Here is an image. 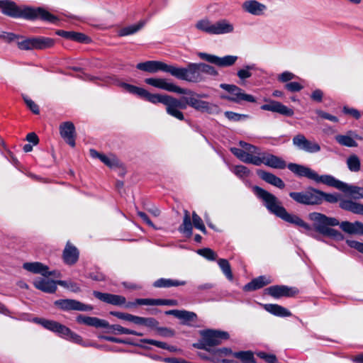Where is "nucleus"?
<instances>
[{"instance_id":"69168bd1","label":"nucleus","mask_w":363,"mask_h":363,"mask_svg":"<svg viewBox=\"0 0 363 363\" xmlns=\"http://www.w3.org/2000/svg\"><path fill=\"white\" fill-rule=\"evenodd\" d=\"M89 38L84 34L82 33L74 32L73 35L72 40L79 42V43H86L88 42Z\"/></svg>"},{"instance_id":"37998d69","label":"nucleus","mask_w":363,"mask_h":363,"mask_svg":"<svg viewBox=\"0 0 363 363\" xmlns=\"http://www.w3.org/2000/svg\"><path fill=\"white\" fill-rule=\"evenodd\" d=\"M230 171L234 173L240 179H245L250 174V169L243 165H236L230 167Z\"/></svg>"},{"instance_id":"338daca9","label":"nucleus","mask_w":363,"mask_h":363,"mask_svg":"<svg viewBox=\"0 0 363 363\" xmlns=\"http://www.w3.org/2000/svg\"><path fill=\"white\" fill-rule=\"evenodd\" d=\"M155 306H176L177 301L174 299H155Z\"/></svg>"},{"instance_id":"49530a36","label":"nucleus","mask_w":363,"mask_h":363,"mask_svg":"<svg viewBox=\"0 0 363 363\" xmlns=\"http://www.w3.org/2000/svg\"><path fill=\"white\" fill-rule=\"evenodd\" d=\"M289 196L296 202L306 205V191L300 192H290Z\"/></svg>"},{"instance_id":"680f3d73","label":"nucleus","mask_w":363,"mask_h":363,"mask_svg":"<svg viewBox=\"0 0 363 363\" xmlns=\"http://www.w3.org/2000/svg\"><path fill=\"white\" fill-rule=\"evenodd\" d=\"M296 78V75L292 72L286 71L278 76V80L281 82H288Z\"/></svg>"},{"instance_id":"6ab92c4d","label":"nucleus","mask_w":363,"mask_h":363,"mask_svg":"<svg viewBox=\"0 0 363 363\" xmlns=\"http://www.w3.org/2000/svg\"><path fill=\"white\" fill-rule=\"evenodd\" d=\"M62 138L71 147L75 146V128L72 122H65L60 127Z\"/></svg>"},{"instance_id":"de8ad7c7","label":"nucleus","mask_w":363,"mask_h":363,"mask_svg":"<svg viewBox=\"0 0 363 363\" xmlns=\"http://www.w3.org/2000/svg\"><path fill=\"white\" fill-rule=\"evenodd\" d=\"M192 223L196 228L201 230L204 234L206 233V229L205 228L202 219L195 212H193L192 213Z\"/></svg>"},{"instance_id":"603ef678","label":"nucleus","mask_w":363,"mask_h":363,"mask_svg":"<svg viewBox=\"0 0 363 363\" xmlns=\"http://www.w3.org/2000/svg\"><path fill=\"white\" fill-rule=\"evenodd\" d=\"M4 41L7 43L16 42L22 38L21 35H16L13 33H4L0 35Z\"/></svg>"},{"instance_id":"8fccbe9b","label":"nucleus","mask_w":363,"mask_h":363,"mask_svg":"<svg viewBox=\"0 0 363 363\" xmlns=\"http://www.w3.org/2000/svg\"><path fill=\"white\" fill-rule=\"evenodd\" d=\"M197 253L211 261L215 260L217 257L216 253L210 248L199 249Z\"/></svg>"},{"instance_id":"5701e85b","label":"nucleus","mask_w":363,"mask_h":363,"mask_svg":"<svg viewBox=\"0 0 363 363\" xmlns=\"http://www.w3.org/2000/svg\"><path fill=\"white\" fill-rule=\"evenodd\" d=\"M77 321L79 323L84 324L89 326H93L96 328H105L108 327V323L102 319L96 317H89L84 315H79L77 317Z\"/></svg>"},{"instance_id":"864d4df0","label":"nucleus","mask_w":363,"mask_h":363,"mask_svg":"<svg viewBox=\"0 0 363 363\" xmlns=\"http://www.w3.org/2000/svg\"><path fill=\"white\" fill-rule=\"evenodd\" d=\"M257 355L267 363H277V357L274 354H267L264 352H259L257 353Z\"/></svg>"},{"instance_id":"dca6fc26","label":"nucleus","mask_w":363,"mask_h":363,"mask_svg":"<svg viewBox=\"0 0 363 363\" xmlns=\"http://www.w3.org/2000/svg\"><path fill=\"white\" fill-rule=\"evenodd\" d=\"M265 294L275 298H279L283 296L291 297L296 294L298 291L295 287H289L284 285H274L264 289Z\"/></svg>"},{"instance_id":"412c9836","label":"nucleus","mask_w":363,"mask_h":363,"mask_svg":"<svg viewBox=\"0 0 363 363\" xmlns=\"http://www.w3.org/2000/svg\"><path fill=\"white\" fill-rule=\"evenodd\" d=\"M35 287L45 293L52 294L57 290V282L46 278H38L33 281Z\"/></svg>"},{"instance_id":"c756f323","label":"nucleus","mask_w":363,"mask_h":363,"mask_svg":"<svg viewBox=\"0 0 363 363\" xmlns=\"http://www.w3.org/2000/svg\"><path fill=\"white\" fill-rule=\"evenodd\" d=\"M340 207L354 214L363 215V204L352 200H342L339 203Z\"/></svg>"},{"instance_id":"f3484780","label":"nucleus","mask_w":363,"mask_h":363,"mask_svg":"<svg viewBox=\"0 0 363 363\" xmlns=\"http://www.w3.org/2000/svg\"><path fill=\"white\" fill-rule=\"evenodd\" d=\"M261 109L279 113L284 116H292L294 111L292 108L284 105L279 101L271 100L268 104L261 106Z\"/></svg>"},{"instance_id":"13d9d810","label":"nucleus","mask_w":363,"mask_h":363,"mask_svg":"<svg viewBox=\"0 0 363 363\" xmlns=\"http://www.w3.org/2000/svg\"><path fill=\"white\" fill-rule=\"evenodd\" d=\"M315 113L316 114L320 116V118H324V119H326V120H329L332 122H334V123H337L338 122V118L337 117L335 116H333L328 113H326L322 110H320V109H317L315 111Z\"/></svg>"},{"instance_id":"0eeeda50","label":"nucleus","mask_w":363,"mask_h":363,"mask_svg":"<svg viewBox=\"0 0 363 363\" xmlns=\"http://www.w3.org/2000/svg\"><path fill=\"white\" fill-rule=\"evenodd\" d=\"M202 62L189 63L186 67L173 66L172 76L182 80L197 83L203 80L202 75Z\"/></svg>"},{"instance_id":"e433bc0d","label":"nucleus","mask_w":363,"mask_h":363,"mask_svg":"<svg viewBox=\"0 0 363 363\" xmlns=\"http://www.w3.org/2000/svg\"><path fill=\"white\" fill-rule=\"evenodd\" d=\"M179 230L186 234L188 237H190L192 234V223L189 213L187 211L184 212L183 223L179 227Z\"/></svg>"},{"instance_id":"b1692460","label":"nucleus","mask_w":363,"mask_h":363,"mask_svg":"<svg viewBox=\"0 0 363 363\" xmlns=\"http://www.w3.org/2000/svg\"><path fill=\"white\" fill-rule=\"evenodd\" d=\"M234 30V26L226 19H221L213 23L212 35H223L231 33Z\"/></svg>"},{"instance_id":"9b49d317","label":"nucleus","mask_w":363,"mask_h":363,"mask_svg":"<svg viewBox=\"0 0 363 363\" xmlns=\"http://www.w3.org/2000/svg\"><path fill=\"white\" fill-rule=\"evenodd\" d=\"M292 143L298 150L308 153H316L320 151V146L318 143L308 140L304 135L301 133L293 138Z\"/></svg>"},{"instance_id":"4be33fe9","label":"nucleus","mask_w":363,"mask_h":363,"mask_svg":"<svg viewBox=\"0 0 363 363\" xmlns=\"http://www.w3.org/2000/svg\"><path fill=\"white\" fill-rule=\"evenodd\" d=\"M90 156L93 158L99 159L104 164L110 168H114L119 166L120 162L118 158L113 155H106L99 153L96 150L91 149L89 150Z\"/></svg>"},{"instance_id":"c9c22d12","label":"nucleus","mask_w":363,"mask_h":363,"mask_svg":"<svg viewBox=\"0 0 363 363\" xmlns=\"http://www.w3.org/2000/svg\"><path fill=\"white\" fill-rule=\"evenodd\" d=\"M133 323L150 328H157L159 325V322L154 318H144L136 315H135Z\"/></svg>"},{"instance_id":"f704fd0d","label":"nucleus","mask_w":363,"mask_h":363,"mask_svg":"<svg viewBox=\"0 0 363 363\" xmlns=\"http://www.w3.org/2000/svg\"><path fill=\"white\" fill-rule=\"evenodd\" d=\"M145 24V21H141L138 22L137 24L130 25L126 27H124L119 30L118 35L119 36H126L129 35H133L140 30Z\"/></svg>"},{"instance_id":"a19ab883","label":"nucleus","mask_w":363,"mask_h":363,"mask_svg":"<svg viewBox=\"0 0 363 363\" xmlns=\"http://www.w3.org/2000/svg\"><path fill=\"white\" fill-rule=\"evenodd\" d=\"M233 357L240 359L243 363H257L254 357V354L251 351L234 352Z\"/></svg>"},{"instance_id":"4c0bfd02","label":"nucleus","mask_w":363,"mask_h":363,"mask_svg":"<svg viewBox=\"0 0 363 363\" xmlns=\"http://www.w3.org/2000/svg\"><path fill=\"white\" fill-rule=\"evenodd\" d=\"M199 30L212 35L213 23L208 18L201 19L195 25Z\"/></svg>"},{"instance_id":"ea45409f","label":"nucleus","mask_w":363,"mask_h":363,"mask_svg":"<svg viewBox=\"0 0 363 363\" xmlns=\"http://www.w3.org/2000/svg\"><path fill=\"white\" fill-rule=\"evenodd\" d=\"M109 330H113V332L116 334H126V335H133L137 336H143V334L141 333H138L135 330H132L125 328L122 327L120 325H109L107 328Z\"/></svg>"},{"instance_id":"c03bdc74","label":"nucleus","mask_w":363,"mask_h":363,"mask_svg":"<svg viewBox=\"0 0 363 363\" xmlns=\"http://www.w3.org/2000/svg\"><path fill=\"white\" fill-rule=\"evenodd\" d=\"M347 164L351 172H357L360 169V160L356 155H352L347 158Z\"/></svg>"},{"instance_id":"5fc2aeb1","label":"nucleus","mask_w":363,"mask_h":363,"mask_svg":"<svg viewBox=\"0 0 363 363\" xmlns=\"http://www.w3.org/2000/svg\"><path fill=\"white\" fill-rule=\"evenodd\" d=\"M111 314L113 315V316L117 317L119 319L127 320L132 323H133L135 318L134 315L126 313L113 311L111 312Z\"/></svg>"},{"instance_id":"ddd939ff","label":"nucleus","mask_w":363,"mask_h":363,"mask_svg":"<svg viewBox=\"0 0 363 363\" xmlns=\"http://www.w3.org/2000/svg\"><path fill=\"white\" fill-rule=\"evenodd\" d=\"M197 55L201 59L221 67H230L233 65L238 60V57L235 55H226L220 57L201 52H198Z\"/></svg>"},{"instance_id":"4468645a","label":"nucleus","mask_w":363,"mask_h":363,"mask_svg":"<svg viewBox=\"0 0 363 363\" xmlns=\"http://www.w3.org/2000/svg\"><path fill=\"white\" fill-rule=\"evenodd\" d=\"M201 337L205 339L209 348L218 345L224 340L229 338V334L225 331L217 330H205L201 332Z\"/></svg>"},{"instance_id":"bf43d9fd","label":"nucleus","mask_w":363,"mask_h":363,"mask_svg":"<svg viewBox=\"0 0 363 363\" xmlns=\"http://www.w3.org/2000/svg\"><path fill=\"white\" fill-rule=\"evenodd\" d=\"M239 145L243 150H245L247 152L254 153L255 155H257L258 151L259 150V149L257 147L247 143L244 141H240Z\"/></svg>"},{"instance_id":"c85d7f7f","label":"nucleus","mask_w":363,"mask_h":363,"mask_svg":"<svg viewBox=\"0 0 363 363\" xmlns=\"http://www.w3.org/2000/svg\"><path fill=\"white\" fill-rule=\"evenodd\" d=\"M272 281L270 277L259 276L255 279H253L250 282L245 285L243 289L246 291H255L270 284Z\"/></svg>"},{"instance_id":"cd10ccee","label":"nucleus","mask_w":363,"mask_h":363,"mask_svg":"<svg viewBox=\"0 0 363 363\" xmlns=\"http://www.w3.org/2000/svg\"><path fill=\"white\" fill-rule=\"evenodd\" d=\"M257 174L262 180L267 182L268 184H270L271 185H273L281 189L285 187V184L282 179L274 174L264 170H258Z\"/></svg>"},{"instance_id":"a211bd4d","label":"nucleus","mask_w":363,"mask_h":363,"mask_svg":"<svg viewBox=\"0 0 363 363\" xmlns=\"http://www.w3.org/2000/svg\"><path fill=\"white\" fill-rule=\"evenodd\" d=\"M94 296L100 301L114 306H121L125 303L126 299L124 296L108 293H102L94 291Z\"/></svg>"},{"instance_id":"423d86ee","label":"nucleus","mask_w":363,"mask_h":363,"mask_svg":"<svg viewBox=\"0 0 363 363\" xmlns=\"http://www.w3.org/2000/svg\"><path fill=\"white\" fill-rule=\"evenodd\" d=\"M33 322L42 325L45 329L57 333L60 337L72 341L73 342L84 345L81 336L72 332L67 326L55 320L45 318H34Z\"/></svg>"},{"instance_id":"1a4fd4ad","label":"nucleus","mask_w":363,"mask_h":363,"mask_svg":"<svg viewBox=\"0 0 363 363\" xmlns=\"http://www.w3.org/2000/svg\"><path fill=\"white\" fill-rule=\"evenodd\" d=\"M220 87L230 94V96H222V99H227L230 101L238 104H240L243 101L250 103L256 102V99L255 96L245 94L242 89L236 85L220 84Z\"/></svg>"},{"instance_id":"7c9ffc66","label":"nucleus","mask_w":363,"mask_h":363,"mask_svg":"<svg viewBox=\"0 0 363 363\" xmlns=\"http://www.w3.org/2000/svg\"><path fill=\"white\" fill-rule=\"evenodd\" d=\"M167 315H172L175 318L182 320L185 322L193 321L196 319L197 315L195 313L185 310H170L165 312Z\"/></svg>"},{"instance_id":"2f4dec72","label":"nucleus","mask_w":363,"mask_h":363,"mask_svg":"<svg viewBox=\"0 0 363 363\" xmlns=\"http://www.w3.org/2000/svg\"><path fill=\"white\" fill-rule=\"evenodd\" d=\"M264 308L267 311L277 316L289 317L291 315V313L288 309L278 304H265Z\"/></svg>"},{"instance_id":"6e6d98bb","label":"nucleus","mask_w":363,"mask_h":363,"mask_svg":"<svg viewBox=\"0 0 363 363\" xmlns=\"http://www.w3.org/2000/svg\"><path fill=\"white\" fill-rule=\"evenodd\" d=\"M202 75L208 74L211 76H217L218 74V71L213 67L209 65L202 63Z\"/></svg>"},{"instance_id":"79ce46f5","label":"nucleus","mask_w":363,"mask_h":363,"mask_svg":"<svg viewBox=\"0 0 363 363\" xmlns=\"http://www.w3.org/2000/svg\"><path fill=\"white\" fill-rule=\"evenodd\" d=\"M218 264L226 278L228 280L232 281L233 279V275L229 262L225 259H219L218 260Z\"/></svg>"},{"instance_id":"20e7f679","label":"nucleus","mask_w":363,"mask_h":363,"mask_svg":"<svg viewBox=\"0 0 363 363\" xmlns=\"http://www.w3.org/2000/svg\"><path fill=\"white\" fill-rule=\"evenodd\" d=\"M288 169L298 177H306L316 183H322L335 187L354 199L363 198V187L361 188L357 186L347 184L335 179L331 175H319L312 169L296 163H289Z\"/></svg>"},{"instance_id":"72a5a7b5","label":"nucleus","mask_w":363,"mask_h":363,"mask_svg":"<svg viewBox=\"0 0 363 363\" xmlns=\"http://www.w3.org/2000/svg\"><path fill=\"white\" fill-rule=\"evenodd\" d=\"M321 191L308 188L306 190V205H318L321 203Z\"/></svg>"},{"instance_id":"58836bf2","label":"nucleus","mask_w":363,"mask_h":363,"mask_svg":"<svg viewBox=\"0 0 363 363\" xmlns=\"http://www.w3.org/2000/svg\"><path fill=\"white\" fill-rule=\"evenodd\" d=\"M337 143L340 145L348 147H357V143L350 136L345 135H337L335 137Z\"/></svg>"},{"instance_id":"774afa93","label":"nucleus","mask_w":363,"mask_h":363,"mask_svg":"<svg viewBox=\"0 0 363 363\" xmlns=\"http://www.w3.org/2000/svg\"><path fill=\"white\" fill-rule=\"evenodd\" d=\"M347 244L357 251L363 254V242H359L355 240H347Z\"/></svg>"},{"instance_id":"6e6552de","label":"nucleus","mask_w":363,"mask_h":363,"mask_svg":"<svg viewBox=\"0 0 363 363\" xmlns=\"http://www.w3.org/2000/svg\"><path fill=\"white\" fill-rule=\"evenodd\" d=\"M55 44L52 38L47 37H33L20 38L17 41L18 48L22 50H44L52 48Z\"/></svg>"},{"instance_id":"f8f14e48","label":"nucleus","mask_w":363,"mask_h":363,"mask_svg":"<svg viewBox=\"0 0 363 363\" xmlns=\"http://www.w3.org/2000/svg\"><path fill=\"white\" fill-rule=\"evenodd\" d=\"M136 67L140 70L150 73H155L159 71L169 73L171 75L173 73V66L161 61L150 60L140 62L137 65Z\"/></svg>"},{"instance_id":"e2e57ef3","label":"nucleus","mask_w":363,"mask_h":363,"mask_svg":"<svg viewBox=\"0 0 363 363\" xmlns=\"http://www.w3.org/2000/svg\"><path fill=\"white\" fill-rule=\"evenodd\" d=\"M102 338L106 340H107V341L112 342L121 343V344H128V345L141 346L140 345L134 344V343L130 342V341H128V340H123V339H120V338L115 337H112V336H103Z\"/></svg>"},{"instance_id":"bb28decb","label":"nucleus","mask_w":363,"mask_h":363,"mask_svg":"<svg viewBox=\"0 0 363 363\" xmlns=\"http://www.w3.org/2000/svg\"><path fill=\"white\" fill-rule=\"evenodd\" d=\"M79 254L77 248L68 242L63 251L64 262L69 265L75 264L79 259Z\"/></svg>"},{"instance_id":"4d7b16f0","label":"nucleus","mask_w":363,"mask_h":363,"mask_svg":"<svg viewBox=\"0 0 363 363\" xmlns=\"http://www.w3.org/2000/svg\"><path fill=\"white\" fill-rule=\"evenodd\" d=\"M303 86L296 82H288L285 84V89L291 92H296L303 89Z\"/></svg>"},{"instance_id":"9d476101","label":"nucleus","mask_w":363,"mask_h":363,"mask_svg":"<svg viewBox=\"0 0 363 363\" xmlns=\"http://www.w3.org/2000/svg\"><path fill=\"white\" fill-rule=\"evenodd\" d=\"M256 160H257V163H255L256 166L264 164L269 167L279 169H283L286 167V163L282 158L266 152H260V150L257 154Z\"/></svg>"},{"instance_id":"aec40b11","label":"nucleus","mask_w":363,"mask_h":363,"mask_svg":"<svg viewBox=\"0 0 363 363\" xmlns=\"http://www.w3.org/2000/svg\"><path fill=\"white\" fill-rule=\"evenodd\" d=\"M242 9L254 16H260L263 14L267 9V6L256 0L245 1L242 5Z\"/></svg>"},{"instance_id":"052dcab7","label":"nucleus","mask_w":363,"mask_h":363,"mask_svg":"<svg viewBox=\"0 0 363 363\" xmlns=\"http://www.w3.org/2000/svg\"><path fill=\"white\" fill-rule=\"evenodd\" d=\"M141 342L148 343L150 345H152L154 346H156L159 348L166 350L167 348V344L164 342H160L152 339H142L140 340Z\"/></svg>"},{"instance_id":"a18cd8bd","label":"nucleus","mask_w":363,"mask_h":363,"mask_svg":"<svg viewBox=\"0 0 363 363\" xmlns=\"http://www.w3.org/2000/svg\"><path fill=\"white\" fill-rule=\"evenodd\" d=\"M255 69V65H247L244 66L242 69H239L237 72V75L239 79L242 81L245 80L252 77L251 70Z\"/></svg>"},{"instance_id":"f03ea898","label":"nucleus","mask_w":363,"mask_h":363,"mask_svg":"<svg viewBox=\"0 0 363 363\" xmlns=\"http://www.w3.org/2000/svg\"><path fill=\"white\" fill-rule=\"evenodd\" d=\"M308 219L313 223L315 232L328 238L336 240L342 238V234L338 230L331 228L337 225H340V228L348 234L363 235V223L359 221L340 223L335 218L328 217L318 212L310 213Z\"/></svg>"},{"instance_id":"393cba45","label":"nucleus","mask_w":363,"mask_h":363,"mask_svg":"<svg viewBox=\"0 0 363 363\" xmlns=\"http://www.w3.org/2000/svg\"><path fill=\"white\" fill-rule=\"evenodd\" d=\"M230 152L245 163L252 164L254 165H255V163H257V160H256L257 155L254 153L247 152L245 150L238 147H231Z\"/></svg>"},{"instance_id":"a878e982","label":"nucleus","mask_w":363,"mask_h":363,"mask_svg":"<svg viewBox=\"0 0 363 363\" xmlns=\"http://www.w3.org/2000/svg\"><path fill=\"white\" fill-rule=\"evenodd\" d=\"M23 267L28 272L34 274H39L44 277L52 275V273L49 272L48 266L38 262H26L23 264Z\"/></svg>"},{"instance_id":"39448f33","label":"nucleus","mask_w":363,"mask_h":363,"mask_svg":"<svg viewBox=\"0 0 363 363\" xmlns=\"http://www.w3.org/2000/svg\"><path fill=\"white\" fill-rule=\"evenodd\" d=\"M1 9L4 14L12 18H23L28 20L40 18L52 23L57 21V18L55 16L41 7L25 6L21 8L10 0H3Z\"/></svg>"},{"instance_id":"473e14b6","label":"nucleus","mask_w":363,"mask_h":363,"mask_svg":"<svg viewBox=\"0 0 363 363\" xmlns=\"http://www.w3.org/2000/svg\"><path fill=\"white\" fill-rule=\"evenodd\" d=\"M186 283L185 281L160 278L154 282L153 286L156 288H169L172 286H184Z\"/></svg>"},{"instance_id":"09e8293b","label":"nucleus","mask_w":363,"mask_h":363,"mask_svg":"<svg viewBox=\"0 0 363 363\" xmlns=\"http://www.w3.org/2000/svg\"><path fill=\"white\" fill-rule=\"evenodd\" d=\"M321 203L325 200L327 202L330 203H335L337 201H342L343 199H340V195L338 194H327L321 191Z\"/></svg>"},{"instance_id":"7ed1b4c3","label":"nucleus","mask_w":363,"mask_h":363,"mask_svg":"<svg viewBox=\"0 0 363 363\" xmlns=\"http://www.w3.org/2000/svg\"><path fill=\"white\" fill-rule=\"evenodd\" d=\"M252 190L255 194L263 201L264 206L271 213L287 223L303 228L305 233L317 240H322L320 236L313 231L311 225L299 216L288 213L281 202L274 194L257 186H253Z\"/></svg>"},{"instance_id":"0e129e2a","label":"nucleus","mask_w":363,"mask_h":363,"mask_svg":"<svg viewBox=\"0 0 363 363\" xmlns=\"http://www.w3.org/2000/svg\"><path fill=\"white\" fill-rule=\"evenodd\" d=\"M23 100L29 108L35 114L39 113V107L28 96H23Z\"/></svg>"},{"instance_id":"3c124183","label":"nucleus","mask_w":363,"mask_h":363,"mask_svg":"<svg viewBox=\"0 0 363 363\" xmlns=\"http://www.w3.org/2000/svg\"><path fill=\"white\" fill-rule=\"evenodd\" d=\"M225 116L228 119L233 121H239L248 118L247 115L240 114L233 111H225Z\"/></svg>"},{"instance_id":"2eb2a0df","label":"nucleus","mask_w":363,"mask_h":363,"mask_svg":"<svg viewBox=\"0 0 363 363\" xmlns=\"http://www.w3.org/2000/svg\"><path fill=\"white\" fill-rule=\"evenodd\" d=\"M55 306L62 311H89L93 309L90 305H86L74 299H59L54 302Z\"/></svg>"},{"instance_id":"f257e3e1","label":"nucleus","mask_w":363,"mask_h":363,"mask_svg":"<svg viewBox=\"0 0 363 363\" xmlns=\"http://www.w3.org/2000/svg\"><path fill=\"white\" fill-rule=\"evenodd\" d=\"M145 82L160 89L186 96L177 99L169 95L151 94L143 88L125 82H119L118 86L123 88L127 92L136 95L152 104L161 103L164 104L166 106L167 113L180 121L184 119V114L180 109H185L187 106L202 113L213 114L218 112V106L216 104L200 100L196 97V93L194 91L181 88L166 79L147 78L145 79Z\"/></svg>"}]
</instances>
